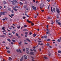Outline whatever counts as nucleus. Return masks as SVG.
Instances as JSON below:
<instances>
[{
    "mask_svg": "<svg viewBox=\"0 0 61 61\" xmlns=\"http://www.w3.org/2000/svg\"><path fill=\"white\" fill-rule=\"evenodd\" d=\"M11 2L13 5H15V3H17V2L15 0H14L13 1H12Z\"/></svg>",
    "mask_w": 61,
    "mask_h": 61,
    "instance_id": "1",
    "label": "nucleus"
},
{
    "mask_svg": "<svg viewBox=\"0 0 61 61\" xmlns=\"http://www.w3.org/2000/svg\"><path fill=\"white\" fill-rule=\"evenodd\" d=\"M31 7L33 8V9L34 10H35V11L36 10V7H35L33 5H32L31 6Z\"/></svg>",
    "mask_w": 61,
    "mask_h": 61,
    "instance_id": "2",
    "label": "nucleus"
},
{
    "mask_svg": "<svg viewBox=\"0 0 61 61\" xmlns=\"http://www.w3.org/2000/svg\"><path fill=\"white\" fill-rule=\"evenodd\" d=\"M40 8L41 9H42L43 7V6H44V4L43 3H41L40 4Z\"/></svg>",
    "mask_w": 61,
    "mask_h": 61,
    "instance_id": "3",
    "label": "nucleus"
},
{
    "mask_svg": "<svg viewBox=\"0 0 61 61\" xmlns=\"http://www.w3.org/2000/svg\"><path fill=\"white\" fill-rule=\"evenodd\" d=\"M28 50H29V49H28V48H26V52L27 54H28V53H29V51H28Z\"/></svg>",
    "mask_w": 61,
    "mask_h": 61,
    "instance_id": "4",
    "label": "nucleus"
},
{
    "mask_svg": "<svg viewBox=\"0 0 61 61\" xmlns=\"http://www.w3.org/2000/svg\"><path fill=\"white\" fill-rule=\"evenodd\" d=\"M5 14V13L4 12H1L0 13V15H4Z\"/></svg>",
    "mask_w": 61,
    "mask_h": 61,
    "instance_id": "5",
    "label": "nucleus"
},
{
    "mask_svg": "<svg viewBox=\"0 0 61 61\" xmlns=\"http://www.w3.org/2000/svg\"><path fill=\"white\" fill-rule=\"evenodd\" d=\"M56 11L57 12V13H59V12H60V11H59V9H57L56 8Z\"/></svg>",
    "mask_w": 61,
    "mask_h": 61,
    "instance_id": "6",
    "label": "nucleus"
},
{
    "mask_svg": "<svg viewBox=\"0 0 61 61\" xmlns=\"http://www.w3.org/2000/svg\"><path fill=\"white\" fill-rule=\"evenodd\" d=\"M16 51L18 52H20V53H21V52L20 49H19V50H17Z\"/></svg>",
    "mask_w": 61,
    "mask_h": 61,
    "instance_id": "7",
    "label": "nucleus"
},
{
    "mask_svg": "<svg viewBox=\"0 0 61 61\" xmlns=\"http://www.w3.org/2000/svg\"><path fill=\"white\" fill-rule=\"evenodd\" d=\"M24 58L25 59H27V56H26L25 55H24Z\"/></svg>",
    "mask_w": 61,
    "mask_h": 61,
    "instance_id": "8",
    "label": "nucleus"
},
{
    "mask_svg": "<svg viewBox=\"0 0 61 61\" xmlns=\"http://www.w3.org/2000/svg\"><path fill=\"white\" fill-rule=\"evenodd\" d=\"M13 10H14L15 11H17L18 10L17 9H15L14 7L13 8Z\"/></svg>",
    "mask_w": 61,
    "mask_h": 61,
    "instance_id": "9",
    "label": "nucleus"
},
{
    "mask_svg": "<svg viewBox=\"0 0 61 61\" xmlns=\"http://www.w3.org/2000/svg\"><path fill=\"white\" fill-rule=\"evenodd\" d=\"M24 8L25 9H26L27 8V5H24Z\"/></svg>",
    "mask_w": 61,
    "mask_h": 61,
    "instance_id": "10",
    "label": "nucleus"
},
{
    "mask_svg": "<svg viewBox=\"0 0 61 61\" xmlns=\"http://www.w3.org/2000/svg\"><path fill=\"white\" fill-rule=\"evenodd\" d=\"M47 32H46V34H50V33H49V30H46Z\"/></svg>",
    "mask_w": 61,
    "mask_h": 61,
    "instance_id": "11",
    "label": "nucleus"
},
{
    "mask_svg": "<svg viewBox=\"0 0 61 61\" xmlns=\"http://www.w3.org/2000/svg\"><path fill=\"white\" fill-rule=\"evenodd\" d=\"M30 54L32 55H34V52H30Z\"/></svg>",
    "mask_w": 61,
    "mask_h": 61,
    "instance_id": "12",
    "label": "nucleus"
},
{
    "mask_svg": "<svg viewBox=\"0 0 61 61\" xmlns=\"http://www.w3.org/2000/svg\"><path fill=\"white\" fill-rule=\"evenodd\" d=\"M23 56H22V57H21V59H20V61H22L23 60Z\"/></svg>",
    "mask_w": 61,
    "mask_h": 61,
    "instance_id": "13",
    "label": "nucleus"
},
{
    "mask_svg": "<svg viewBox=\"0 0 61 61\" xmlns=\"http://www.w3.org/2000/svg\"><path fill=\"white\" fill-rule=\"evenodd\" d=\"M44 38H47V36H43Z\"/></svg>",
    "mask_w": 61,
    "mask_h": 61,
    "instance_id": "14",
    "label": "nucleus"
},
{
    "mask_svg": "<svg viewBox=\"0 0 61 61\" xmlns=\"http://www.w3.org/2000/svg\"><path fill=\"white\" fill-rule=\"evenodd\" d=\"M2 29L3 30H4V31H5V27H2Z\"/></svg>",
    "mask_w": 61,
    "mask_h": 61,
    "instance_id": "15",
    "label": "nucleus"
},
{
    "mask_svg": "<svg viewBox=\"0 0 61 61\" xmlns=\"http://www.w3.org/2000/svg\"><path fill=\"white\" fill-rule=\"evenodd\" d=\"M27 22H28V23H31V22L30 21H29V20H27Z\"/></svg>",
    "mask_w": 61,
    "mask_h": 61,
    "instance_id": "16",
    "label": "nucleus"
},
{
    "mask_svg": "<svg viewBox=\"0 0 61 61\" xmlns=\"http://www.w3.org/2000/svg\"><path fill=\"white\" fill-rule=\"evenodd\" d=\"M14 8H18V6H15L14 7Z\"/></svg>",
    "mask_w": 61,
    "mask_h": 61,
    "instance_id": "17",
    "label": "nucleus"
},
{
    "mask_svg": "<svg viewBox=\"0 0 61 61\" xmlns=\"http://www.w3.org/2000/svg\"><path fill=\"white\" fill-rule=\"evenodd\" d=\"M3 3L4 4H6V2L5 1H4L3 2Z\"/></svg>",
    "mask_w": 61,
    "mask_h": 61,
    "instance_id": "18",
    "label": "nucleus"
},
{
    "mask_svg": "<svg viewBox=\"0 0 61 61\" xmlns=\"http://www.w3.org/2000/svg\"><path fill=\"white\" fill-rule=\"evenodd\" d=\"M20 4L21 5H23V3L21 2L20 3Z\"/></svg>",
    "mask_w": 61,
    "mask_h": 61,
    "instance_id": "19",
    "label": "nucleus"
},
{
    "mask_svg": "<svg viewBox=\"0 0 61 61\" xmlns=\"http://www.w3.org/2000/svg\"><path fill=\"white\" fill-rule=\"evenodd\" d=\"M46 45L47 46H50V45L48 43L47 44H46Z\"/></svg>",
    "mask_w": 61,
    "mask_h": 61,
    "instance_id": "20",
    "label": "nucleus"
},
{
    "mask_svg": "<svg viewBox=\"0 0 61 61\" xmlns=\"http://www.w3.org/2000/svg\"><path fill=\"white\" fill-rule=\"evenodd\" d=\"M26 40L29 41V42H30V40H29L28 39H26Z\"/></svg>",
    "mask_w": 61,
    "mask_h": 61,
    "instance_id": "21",
    "label": "nucleus"
},
{
    "mask_svg": "<svg viewBox=\"0 0 61 61\" xmlns=\"http://www.w3.org/2000/svg\"><path fill=\"white\" fill-rule=\"evenodd\" d=\"M58 24L59 25H61V23L59 22L58 23Z\"/></svg>",
    "mask_w": 61,
    "mask_h": 61,
    "instance_id": "22",
    "label": "nucleus"
},
{
    "mask_svg": "<svg viewBox=\"0 0 61 61\" xmlns=\"http://www.w3.org/2000/svg\"><path fill=\"white\" fill-rule=\"evenodd\" d=\"M34 37H35V36H36V35L35 34H33Z\"/></svg>",
    "mask_w": 61,
    "mask_h": 61,
    "instance_id": "23",
    "label": "nucleus"
},
{
    "mask_svg": "<svg viewBox=\"0 0 61 61\" xmlns=\"http://www.w3.org/2000/svg\"><path fill=\"white\" fill-rule=\"evenodd\" d=\"M53 11H55V10H56V9H55V8H53Z\"/></svg>",
    "mask_w": 61,
    "mask_h": 61,
    "instance_id": "24",
    "label": "nucleus"
},
{
    "mask_svg": "<svg viewBox=\"0 0 61 61\" xmlns=\"http://www.w3.org/2000/svg\"><path fill=\"white\" fill-rule=\"evenodd\" d=\"M9 59L10 60H12V58H11L10 57H9Z\"/></svg>",
    "mask_w": 61,
    "mask_h": 61,
    "instance_id": "25",
    "label": "nucleus"
},
{
    "mask_svg": "<svg viewBox=\"0 0 61 61\" xmlns=\"http://www.w3.org/2000/svg\"><path fill=\"white\" fill-rule=\"evenodd\" d=\"M8 9L9 11H11V9H10V8H9Z\"/></svg>",
    "mask_w": 61,
    "mask_h": 61,
    "instance_id": "26",
    "label": "nucleus"
},
{
    "mask_svg": "<svg viewBox=\"0 0 61 61\" xmlns=\"http://www.w3.org/2000/svg\"><path fill=\"white\" fill-rule=\"evenodd\" d=\"M12 41L13 42H15V40H12Z\"/></svg>",
    "mask_w": 61,
    "mask_h": 61,
    "instance_id": "27",
    "label": "nucleus"
},
{
    "mask_svg": "<svg viewBox=\"0 0 61 61\" xmlns=\"http://www.w3.org/2000/svg\"><path fill=\"white\" fill-rule=\"evenodd\" d=\"M24 27H27V25H24Z\"/></svg>",
    "mask_w": 61,
    "mask_h": 61,
    "instance_id": "28",
    "label": "nucleus"
},
{
    "mask_svg": "<svg viewBox=\"0 0 61 61\" xmlns=\"http://www.w3.org/2000/svg\"><path fill=\"white\" fill-rule=\"evenodd\" d=\"M19 44H20V45H21V44H22V42L21 41L19 43Z\"/></svg>",
    "mask_w": 61,
    "mask_h": 61,
    "instance_id": "29",
    "label": "nucleus"
},
{
    "mask_svg": "<svg viewBox=\"0 0 61 61\" xmlns=\"http://www.w3.org/2000/svg\"><path fill=\"white\" fill-rule=\"evenodd\" d=\"M44 58L45 59H47V58L45 56H44Z\"/></svg>",
    "mask_w": 61,
    "mask_h": 61,
    "instance_id": "30",
    "label": "nucleus"
},
{
    "mask_svg": "<svg viewBox=\"0 0 61 61\" xmlns=\"http://www.w3.org/2000/svg\"><path fill=\"white\" fill-rule=\"evenodd\" d=\"M61 52V51H58V53H60Z\"/></svg>",
    "mask_w": 61,
    "mask_h": 61,
    "instance_id": "31",
    "label": "nucleus"
},
{
    "mask_svg": "<svg viewBox=\"0 0 61 61\" xmlns=\"http://www.w3.org/2000/svg\"><path fill=\"white\" fill-rule=\"evenodd\" d=\"M58 20H57L56 21V23H58Z\"/></svg>",
    "mask_w": 61,
    "mask_h": 61,
    "instance_id": "32",
    "label": "nucleus"
},
{
    "mask_svg": "<svg viewBox=\"0 0 61 61\" xmlns=\"http://www.w3.org/2000/svg\"><path fill=\"white\" fill-rule=\"evenodd\" d=\"M57 41H58L59 42H60V40L58 39L57 40Z\"/></svg>",
    "mask_w": 61,
    "mask_h": 61,
    "instance_id": "33",
    "label": "nucleus"
},
{
    "mask_svg": "<svg viewBox=\"0 0 61 61\" xmlns=\"http://www.w3.org/2000/svg\"><path fill=\"white\" fill-rule=\"evenodd\" d=\"M16 36H19L18 34L17 33H16Z\"/></svg>",
    "mask_w": 61,
    "mask_h": 61,
    "instance_id": "34",
    "label": "nucleus"
},
{
    "mask_svg": "<svg viewBox=\"0 0 61 61\" xmlns=\"http://www.w3.org/2000/svg\"><path fill=\"white\" fill-rule=\"evenodd\" d=\"M38 42H39V43H41V42H42L41 41H38Z\"/></svg>",
    "mask_w": 61,
    "mask_h": 61,
    "instance_id": "35",
    "label": "nucleus"
},
{
    "mask_svg": "<svg viewBox=\"0 0 61 61\" xmlns=\"http://www.w3.org/2000/svg\"><path fill=\"white\" fill-rule=\"evenodd\" d=\"M20 28V26H18L17 27V28H18V29H19Z\"/></svg>",
    "mask_w": 61,
    "mask_h": 61,
    "instance_id": "36",
    "label": "nucleus"
},
{
    "mask_svg": "<svg viewBox=\"0 0 61 61\" xmlns=\"http://www.w3.org/2000/svg\"><path fill=\"white\" fill-rule=\"evenodd\" d=\"M25 35H27V34H28V32H26L25 33Z\"/></svg>",
    "mask_w": 61,
    "mask_h": 61,
    "instance_id": "37",
    "label": "nucleus"
},
{
    "mask_svg": "<svg viewBox=\"0 0 61 61\" xmlns=\"http://www.w3.org/2000/svg\"><path fill=\"white\" fill-rule=\"evenodd\" d=\"M7 40L8 41H9V42H10V39H7Z\"/></svg>",
    "mask_w": 61,
    "mask_h": 61,
    "instance_id": "38",
    "label": "nucleus"
},
{
    "mask_svg": "<svg viewBox=\"0 0 61 61\" xmlns=\"http://www.w3.org/2000/svg\"><path fill=\"white\" fill-rule=\"evenodd\" d=\"M7 52H8V53H10V51H7Z\"/></svg>",
    "mask_w": 61,
    "mask_h": 61,
    "instance_id": "39",
    "label": "nucleus"
},
{
    "mask_svg": "<svg viewBox=\"0 0 61 61\" xmlns=\"http://www.w3.org/2000/svg\"><path fill=\"white\" fill-rule=\"evenodd\" d=\"M14 14H12L11 15L13 16H14Z\"/></svg>",
    "mask_w": 61,
    "mask_h": 61,
    "instance_id": "40",
    "label": "nucleus"
},
{
    "mask_svg": "<svg viewBox=\"0 0 61 61\" xmlns=\"http://www.w3.org/2000/svg\"><path fill=\"white\" fill-rule=\"evenodd\" d=\"M33 50L34 52H36V50L35 49H33Z\"/></svg>",
    "mask_w": 61,
    "mask_h": 61,
    "instance_id": "41",
    "label": "nucleus"
},
{
    "mask_svg": "<svg viewBox=\"0 0 61 61\" xmlns=\"http://www.w3.org/2000/svg\"><path fill=\"white\" fill-rule=\"evenodd\" d=\"M11 44H12V45H13V44H14L13 42H11Z\"/></svg>",
    "mask_w": 61,
    "mask_h": 61,
    "instance_id": "42",
    "label": "nucleus"
},
{
    "mask_svg": "<svg viewBox=\"0 0 61 61\" xmlns=\"http://www.w3.org/2000/svg\"><path fill=\"white\" fill-rule=\"evenodd\" d=\"M23 51H25V49H23Z\"/></svg>",
    "mask_w": 61,
    "mask_h": 61,
    "instance_id": "43",
    "label": "nucleus"
},
{
    "mask_svg": "<svg viewBox=\"0 0 61 61\" xmlns=\"http://www.w3.org/2000/svg\"><path fill=\"white\" fill-rule=\"evenodd\" d=\"M48 19H50V18L49 17H48Z\"/></svg>",
    "mask_w": 61,
    "mask_h": 61,
    "instance_id": "44",
    "label": "nucleus"
},
{
    "mask_svg": "<svg viewBox=\"0 0 61 61\" xmlns=\"http://www.w3.org/2000/svg\"><path fill=\"white\" fill-rule=\"evenodd\" d=\"M51 11L52 12H53V10H52V7H51Z\"/></svg>",
    "mask_w": 61,
    "mask_h": 61,
    "instance_id": "45",
    "label": "nucleus"
},
{
    "mask_svg": "<svg viewBox=\"0 0 61 61\" xmlns=\"http://www.w3.org/2000/svg\"><path fill=\"white\" fill-rule=\"evenodd\" d=\"M6 49H9V48L7 47H6Z\"/></svg>",
    "mask_w": 61,
    "mask_h": 61,
    "instance_id": "46",
    "label": "nucleus"
},
{
    "mask_svg": "<svg viewBox=\"0 0 61 61\" xmlns=\"http://www.w3.org/2000/svg\"><path fill=\"white\" fill-rule=\"evenodd\" d=\"M47 41H50V39H48L47 40Z\"/></svg>",
    "mask_w": 61,
    "mask_h": 61,
    "instance_id": "47",
    "label": "nucleus"
},
{
    "mask_svg": "<svg viewBox=\"0 0 61 61\" xmlns=\"http://www.w3.org/2000/svg\"><path fill=\"white\" fill-rule=\"evenodd\" d=\"M24 44H27V43L24 42Z\"/></svg>",
    "mask_w": 61,
    "mask_h": 61,
    "instance_id": "48",
    "label": "nucleus"
},
{
    "mask_svg": "<svg viewBox=\"0 0 61 61\" xmlns=\"http://www.w3.org/2000/svg\"><path fill=\"white\" fill-rule=\"evenodd\" d=\"M2 20L4 21H5V19H2Z\"/></svg>",
    "mask_w": 61,
    "mask_h": 61,
    "instance_id": "49",
    "label": "nucleus"
},
{
    "mask_svg": "<svg viewBox=\"0 0 61 61\" xmlns=\"http://www.w3.org/2000/svg\"><path fill=\"white\" fill-rule=\"evenodd\" d=\"M11 12L12 13H14V11H13V10H12L11 11Z\"/></svg>",
    "mask_w": 61,
    "mask_h": 61,
    "instance_id": "50",
    "label": "nucleus"
},
{
    "mask_svg": "<svg viewBox=\"0 0 61 61\" xmlns=\"http://www.w3.org/2000/svg\"><path fill=\"white\" fill-rule=\"evenodd\" d=\"M9 29L10 30L12 29V27H10L9 28Z\"/></svg>",
    "mask_w": 61,
    "mask_h": 61,
    "instance_id": "51",
    "label": "nucleus"
},
{
    "mask_svg": "<svg viewBox=\"0 0 61 61\" xmlns=\"http://www.w3.org/2000/svg\"><path fill=\"white\" fill-rule=\"evenodd\" d=\"M25 17L24 16L23 17V19H25Z\"/></svg>",
    "mask_w": 61,
    "mask_h": 61,
    "instance_id": "52",
    "label": "nucleus"
},
{
    "mask_svg": "<svg viewBox=\"0 0 61 61\" xmlns=\"http://www.w3.org/2000/svg\"><path fill=\"white\" fill-rule=\"evenodd\" d=\"M36 4H37V3H38V1H36Z\"/></svg>",
    "mask_w": 61,
    "mask_h": 61,
    "instance_id": "53",
    "label": "nucleus"
},
{
    "mask_svg": "<svg viewBox=\"0 0 61 61\" xmlns=\"http://www.w3.org/2000/svg\"><path fill=\"white\" fill-rule=\"evenodd\" d=\"M31 25H34V24L33 23H32L31 24Z\"/></svg>",
    "mask_w": 61,
    "mask_h": 61,
    "instance_id": "54",
    "label": "nucleus"
},
{
    "mask_svg": "<svg viewBox=\"0 0 61 61\" xmlns=\"http://www.w3.org/2000/svg\"><path fill=\"white\" fill-rule=\"evenodd\" d=\"M48 9H49V6H48Z\"/></svg>",
    "mask_w": 61,
    "mask_h": 61,
    "instance_id": "55",
    "label": "nucleus"
},
{
    "mask_svg": "<svg viewBox=\"0 0 61 61\" xmlns=\"http://www.w3.org/2000/svg\"><path fill=\"white\" fill-rule=\"evenodd\" d=\"M33 2H34L35 3V0H33Z\"/></svg>",
    "mask_w": 61,
    "mask_h": 61,
    "instance_id": "56",
    "label": "nucleus"
},
{
    "mask_svg": "<svg viewBox=\"0 0 61 61\" xmlns=\"http://www.w3.org/2000/svg\"><path fill=\"white\" fill-rule=\"evenodd\" d=\"M4 36H5L4 35H2L1 36V37H4Z\"/></svg>",
    "mask_w": 61,
    "mask_h": 61,
    "instance_id": "57",
    "label": "nucleus"
},
{
    "mask_svg": "<svg viewBox=\"0 0 61 61\" xmlns=\"http://www.w3.org/2000/svg\"><path fill=\"white\" fill-rule=\"evenodd\" d=\"M40 45H41V46H42V45H43V43H41V44H40Z\"/></svg>",
    "mask_w": 61,
    "mask_h": 61,
    "instance_id": "58",
    "label": "nucleus"
},
{
    "mask_svg": "<svg viewBox=\"0 0 61 61\" xmlns=\"http://www.w3.org/2000/svg\"><path fill=\"white\" fill-rule=\"evenodd\" d=\"M46 31H49V30H48V28L47 29Z\"/></svg>",
    "mask_w": 61,
    "mask_h": 61,
    "instance_id": "59",
    "label": "nucleus"
},
{
    "mask_svg": "<svg viewBox=\"0 0 61 61\" xmlns=\"http://www.w3.org/2000/svg\"><path fill=\"white\" fill-rule=\"evenodd\" d=\"M12 26V27H13L14 29H15V27L14 26L13 27L12 26Z\"/></svg>",
    "mask_w": 61,
    "mask_h": 61,
    "instance_id": "60",
    "label": "nucleus"
},
{
    "mask_svg": "<svg viewBox=\"0 0 61 61\" xmlns=\"http://www.w3.org/2000/svg\"><path fill=\"white\" fill-rule=\"evenodd\" d=\"M8 35H9L10 36V35H11V34H10V33H9Z\"/></svg>",
    "mask_w": 61,
    "mask_h": 61,
    "instance_id": "61",
    "label": "nucleus"
},
{
    "mask_svg": "<svg viewBox=\"0 0 61 61\" xmlns=\"http://www.w3.org/2000/svg\"><path fill=\"white\" fill-rule=\"evenodd\" d=\"M30 35H32V33H31V32H30Z\"/></svg>",
    "mask_w": 61,
    "mask_h": 61,
    "instance_id": "62",
    "label": "nucleus"
},
{
    "mask_svg": "<svg viewBox=\"0 0 61 61\" xmlns=\"http://www.w3.org/2000/svg\"><path fill=\"white\" fill-rule=\"evenodd\" d=\"M34 48V49H35L36 48V46L35 47H33Z\"/></svg>",
    "mask_w": 61,
    "mask_h": 61,
    "instance_id": "63",
    "label": "nucleus"
},
{
    "mask_svg": "<svg viewBox=\"0 0 61 61\" xmlns=\"http://www.w3.org/2000/svg\"><path fill=\"white\" fill-rule=\"evenodd\" d=\"M2 8V7L1 6H0V9H1Z\"/></svg>",
    "mask_w": 61,
    "mask_h": 61,
    "instance_id": "64",
    "label": "nucleus"
}]
</instances>
